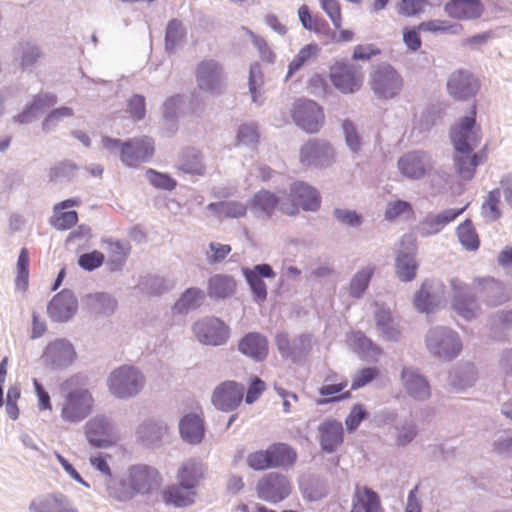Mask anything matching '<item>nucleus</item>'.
I'll return each instance as SVG.
<instances>
[{
  "mask_svg": "<svg viewBox=\"0 0 512 512\" xmlns=\"http://www.w3.org/2000/svg\"><path fill=\"white\" fill-rule=\"evenodd\" d=\"M480 127L476 122V107L471 108L469 115L460 117L450 127L449 138L454 151L461 154L472 153L480 144Z\"/></svg>",
  "mask_w": 512,
  "mask_h": 512,
  "instance_id": "nucleus-1",
  "label": "nucleus"
},
{
  "mask_svg": "<svg viewBox=\"0 0 512 512\" xmlns=\"http://www.w3.org/2000/svg\"><path fill=\"white\" fill-rule=\"evenodd\" d=\"M425 343L434 357L445 361L455 359L462 350L458 333L446 326L430 328L426 333Z\"/></svg>",
  "mask_w": 512,
  "mask_h": 512,
  "instance_id": "nucleus-2",
  "label": "nucleus"
},
{
  "mask_svg": "<svg viewBox=\"0 0 512 512\" xmlns=\"http://www.w3.org/2000/svg\"><path fill=\"white\" fill-rule=\"evenodd\" d=\"M143 386V374L137 368L128 365L115 369L108 378L109 391L119 399L136 396Z\"/></svg>",
  "mask_w": 512,
  "mask_h": 512,
  "instance_id": "nucleus-3",
  "label": "nucleus"
},
{
  "mask_svg": "<svg viewBox=\"0 0 512 512\" xmlns=\"http://www.w3.org/2000/svg\"><path fill=\"white\" fill-rule=\"evenodd\" d=\"M248 208L258 218H271L276 210L288 216H296L298 207L293 202L281 200L274 192L261 189L254 193L248 201Z\"/></svg>",
  "mask_w": 512,
  "mask_h": 512,
  "instance_id": "nucleus-4",
  "label": "nucleus"
},
{
  "mask_svg": "<svg viewBox=\"0 0 512 512\" xmlns=\"http://www.w3.org/2000/svg\"><path fill=\"white\" fill-rule=\"evenodd\" d=\"M370 86L378 99L389 100L402 91L403 78L391 64L382 63L370 74Z\"/></svg>",
  "mask_w": 512,
  "mask_h": 512,
  "instance_id": "nucleus-5",
  "label": "nucleus"
},
{
  "mask_svg": "<svg viewBox=\"0 0 512 512\" xmlns=\"http://www.w3.org/2000/svg\"><path fill=\"white\" fill-rule=\"evenodd\" d=\"M312 338L311 333L305 332L291 340L287 332L280 331L275 335V345L283 359L289 360L292 364L300 365L312 350Z\"/></svg>",
  "mask_w": 512,
  "mask_h": 512,
  "instance_id": "nucleus-6",
  "label": "nucleus"
},
{
  "mask_svg": "<svg viewBox=\"0 0 512 512\" xmlns=\"http://www.w3.org/2000/svg\"><path fill=\"white\" fill-rule=\"evenodd\" d=\"M417 244L412 234H405L395 258V272L401 282H411L416 278L419 263L416 260Z\"/></svg>",
  "mask_w": 512,
  "mask_h": 512,
  "instance_id": "nucleus-7",
  "label": "nucleus"
},
{
  "mask_svg": "<svg viewBox=\"0 0 512 512\" xmlns=\"http://www.w3.org/2000/svg\"><path fill=\"white\" fill-rule=\"evenodd\" d=\"M291 490L289 479L279 472L265 474L256 484L258 498L271 504L285 500L291 494Z\"/></svg>",
  "mask_w": 512,
  "mask_h": 512,
  "instance_id": "nucleus-8",
  "label": "nucleus"
},
{
  "mask_svg": "<svg viewBox=\"0 0 512 512\" xmlns=\"http://www.w3.org/2000/svg\"><path fill=\"white\" fill-rule=\"evenodd\" d=\"M193 332L197 340L205 345L220 346L230 336V328L217 317H205L193 324Z\"/></svg>",
  "mask_w": 512,
  "mask_h": 512,
  "instance_id": "nucleus-9",
  "label": "nucleus"
},
{
  "mask_svg": "<svg viewBox=\"0 0 512 512\" xmlns=\"http://www.w3.org/2000/svg\"><path fill=\"white\" fill-rule=\"evenodd\" d=\"M450 286L453 290L451 306L460 317L465 320H472L477 316L479 311L478 294L472 292L466 284L458 278L450 280Z\"/></svg>",
  "mask_w": 512,
  "mask_h": 512,
  "instance_id": "nucleus-10",
  "label": "nucleus"
},
{
  "mask_svg": "<svg viewBox=\"0 0 512 512\" xmlns=\"http://www.w3.org/2000/svg\"><path fill=\"white\" fill-rule=\"evenodd\" d=\"M292 117L296 125L307 133H317L324 122L322 108L309 99H299L294 103Z\"/></svg>",
  "mask_w": 512,
  "mask_h": 512,
  "instance_id": "nucleus-11",
  "label": "nucleus"
},
{
  "mask_svg": "<svg viewBox=\"0 0 512 512\" xmlns=\"http://www.w3.org/2000/svg\"><path fill=\"white\" fill-rule=\"evenodd\" d=\"M446 87L452 98L467 101L476 96L480 89V82L471 71L458 69L449 75Z\"/></svg>",
  "mask_w": 512,
  "mask_h": 512,
  "instance_id": "nucleus-12",
  "label": "nucleus"
},
{
  "mask_svg": "<svg viewBox=\"0 0 512 512\" xmlns=\"http://www.w3.org/2000/svg\"><path fill=\"white\" fill-rule=\"evenodd\" d=\"M78 300L70 289H63L55 294L47 305V314L53 322L66 323L76 314Z\"/></svg>",
  "mask_w": 512,
  "mask_h": 512,
  "instance_id": "nucleus-13",
  "label": "nucleus"
},
{
  "mask_svg": "<svg viewBox=\"0 0 512 512\" xmlns=\"http://www.w3.org/2000/svg\"><path fill=\"white\" fill-rule=\"evenodd\" d=\"M244 385L228 380L218 385L212 394L213 405L223 412L236 410L243 400Z\"/></svg>",
  "mask_w": 512,
  "mask_h": 512,
  "instance_id": "nucleus-14",
  "label": "nucleus"
},
{
  "mask_svg": "<svg viewBox=\"0 0 512 512\" xmlns=\"http://www.w3.org/2000/svg\"><path fill=\"white\" fill-rule=\"evenodd\" d=\"M91 396L87 390H74L67 394L61 417L70 423H78L91 412Z\"/></svg>",
  "mask_w": 512,
  "mask_h": 512,
  "instance_id": "nucleus-15",
  "label": "nucleus"
},
{
  "mask_svg": "<svg viewBox=\"0 0 512 512\" xmlns=\"http://www.w3.org/2000/svg\"><path fill=\"white\" fill-rule=\"evenodd\" d=\"M76 358L74 346L67 339L50 342L43 353L47 366L53 370H61L70 366Z\"/></svg>",
  "mask_w": 512,
  "mask_h": 512,
  "instance_id": "nucleus-16",
  "label": "nucleus"
},
{
  "mask_svg": "<svg viewBox=\"0 0 512 512\" xmlns=\"http://www.w3.org/2000/svg\"><path fill=\"white\" fill-rule=\"evenodd\" d=\"M128 480L131 481L136 495L148 494L161 484L159 472L154 467L145 464H135L128 469Z\"/></svg>",
  "mask_w": 512,
  "mask_h": 512,
  "instance_id": "nucleus-17",
  "label": "nucleus"
},
{
  "mask_svg": "<svg viewBox=\"0 0 512 512\" xmlns=\"http://www.w3.org/2000/svg\"><path fill=\"white\" fill-rule=\"evenodd\" d=\"M334 158L332 146L320 139H310L300 150V159L304 165L327 167Z\"/></svg>",
  "mask_w": 512,
  "mask_h": 512,
  "instance_id": "nucleus-18",
  "label": "nucleus"
},
{
  "mask_svg": "<svg viewBox=\"0 0 512 512\" xmlns=\"http://www.w3.org/2000/svg\"><path fill=\"white\" fill-rule=\"evenodd\" d=\"M88 443L95 448H107L114 444L113 423L106 416H96L85 425Z\"/></svg>",
  "mask_w": 512,
  "mask_h": 512,
  "instance_id": "nucleus-19",
  "label": "nucleus"
},
{
  "mask_svg": "<svg viewBox=\"0 0 512 512\" xmlns=\"http://www.w3.org/2000/svg\"><path fill=\"white\" fill-rule=\"evenodd\" d=\"M400 378L406 393L412 399L423 402L431 397L430 383L419 369L404 366Z\"/></svg>",
  "mask_w": 512,
  "mask_h": 512,
  "instance_id": "nucleus-20",
  "label": "nucleus"
},
{
  "mask_svg": "<svg viewBox=\"0 0 512 512\" xmlns=\"http://www.w3.org/2000/svg\"><path fill=\"white\" fill-rule=\"evenodd\" d=\"M221 65L213 60H203L197 65L196 81L200 90L211 95L221 93Z\"/></svg>",
  "mask_w": 512,
  "mask_h": 512,
  "instance_id": "nucleus-21",
  "label": "nucleus"
},
{
  "mask_svg": "<svg viewBox=\"0 0 512 512\" xmlns=\"http://www.w3.org/2000/svg\"><path fill=\"white\" fill-rule=\"evenodd\" d=\"M290 199L297 207L308 212H317L321 207V195L319 191L304 181H295L289 187Z\"/></svg>",
  "mask_w": 512,
  "mask_h": 512,
  "instance_id": "nucleus-22",
  "label": "nucleus"
},
{
  "mask_svg": "<svg viewBox=\"0 0 512 512\" xmlns=\"http://www.w3.org/2000/svg\"><path fill=\"white\" fill-rule=\"evenodd\" d=\"M237 349L245 357L260 363L268 357L269 341L264 334L252 331L239 339Z\"/></svg>",
  "mask_w": 512,
  "mask_h": 512,
  "instance_id": "nucleus-23",
  "label": "nucleus"
},
{
  "mask_svg": "<svg viewBox=\"0 0 512 512\" xmlns=\"http://www.w3.org/2000/svg\"><path fill=\"white\" fill-rule=\"evenodd\" d=\"M477 294L479 299L489 307L500 306L510 299L505 285L493 277L477 278Z\"/></svg>",
  "mask_w": 512,
  "mask_h": 512,
  "instance_id": "nucleus-24",
  "label": "nucleus"
},
{
  "mask_svg": "<svg viewBox=\"0 0 512 512\" xmlns=\"http://www.w3.org/2000/svg\"><path fill=\"white\" fill-rule=\"evenodd\" d=\"M465 210V207L458 209H446L438 214H428L419 222L414 230L421 237H429L439 233L447 224L454 221Z\"/></svg>",
  "mask_w": 512,
  "mask_h": 512,
  "instance_id": "nucleus-25",
  "label": "nucleus"
},
{
  "mask_svg": "<svg viewBox=\"0 0 512 512\" xmlns=\"http://www.w3.org/2000/svg\"><path fill=\"white\" fill-rule=\"evenodd\" d=\"M332 84L344 94L354 93L360 89L362 81L356 76L353 65L337 62L330 69Z\"/></svg>",
  "mask_w": 512,
  "mask_h": 512,
  "instance_id": "nucleus-26",
  "label": "nucleus"
},
{
  "mask_svg": "<svg viewBox=\"0 0 512 512\" xmlns=\"http://www.w3.org/2000/svg\"><path fill=\"white\" fill-rule=\"evenodd\" d=\"M154 153V143L151 138L130 139L123 143L120 151L121 161L132 166L138 162L146 161Z\"/></svg>",
  "mask_w": 512,
  "mask_h": 512,
  "instance_id": "nucleus-27",
  "label": "nucleus"
},
{
  "mask_svg": "<svg viewBox=\"0 0 512 512\" xmlns=\"http://www.w3.org/2000/svg\"><path fill=\"white\" fill-rule=\"evenodd\" d=\"M30 512H79L72 500L63 493H52L33 499Z\"/></svg>",
  "mask_w": 512,
  "mask_h": 512,
  "instance_id": "nucleus-28",
  "label": "nucleus"
},
{
  "mask_svg": "<svg viewBox=\"0 0 512 512\" xmlns=\"http://www.w3.org/2000/svg\"><path fill=\"white\" fill-rule=\"evenodd\" d=\"M319 443L323 452L334 453L344 441V429L340 421L325 419L318 426Z\"/></svg>",
  "mask_w": 512,
  "mask_h": 512,
  "instance_id": "nucleus-29",
  "label": "nucleus"
},
{
  "mask_svg": "<svg viewBox=\"0 0 512 512\" xmlns=\"http://www.w3.org/2000/svg\"><path fill=\"white\" fill-rule=\"evenodd\" d=\"M398 168L407 178L421 179L430 168V158L423 151H412L400 157Z\"/></svg>",
  "mask_w": 512,
  "mask_h": 512,
  "instance_id": "nucleus-30",
  "label": "nucleus"
},
{
  "mask_svg": "<svg viewBox=\"0 0 512 512\" xmlns=\"http://www.w3.org/2000/svg\"><path fill=\"white\" fill-rule=\"evenodd\" d=\"M444 10L456 20H476L483 15L485 7L481 0H449Z\"/></svg>",
  "mask_w": 512,
  "mask_h": 512,
  "instance_id": "nucleus-31",
  "label": "nucleus"
},
{
  "mask_svg": "<svg viewBox=\"0 0 512 512\" xmlns=\"http://www.w3.org/2000/svg\"><path fill=\"white\" fill-rule=\"evenodd\" d=\"M176 169L184 174L192 176H204L206 165L202 153L194 147H184L177 158Z\"/></svg>",
  "mask_w": 512,
  "mask_h": 512,
  "instance_id": "nucleus-32",
  "label": "nucleus"
},
{
  "mask_svg": "<svg viewBox=\"0 0 512 512\" xmlns=\"http://www.w3.org/2000/svg\"><path fill=\"white\" fill-rule=\"evenodd\" d=\"M57 101V96L51 92L39 93L33 97L32 102L28 103L21 113L14 117V121L19 124L31 123L38 114L54 106Z\"/></svg>",
  "mask_w": 512,
  "mask_h": 512,
  "instance_id": "nucleus-33",
  "label": "nucleus"
},
{
  "mask_svg": "<svg viewBox=\"0 0 512 512\" xmlns=\"http://www.w3.org/2000/svg\"><path fill=\"white\" fill-rule=\"evenodd\" d=\"M82 304L90 313L103 317L113 315L118 307L116 298L107 292L89 293L82 298Z\"/></svg>",
  "mask_w": 512,
  "mask_h": 512,
  "instance_id": "nucleus-34",
  "label": "nucleus"
},
{
  "mask_svg": "<svg viewBox=\"0 0 512 512\" xmlns=\"http://www.w3.org/2000/svg\"><path fill=\"white\" fill-rule=\"evenodd\" d=\"M299 489L302 497L308 502L319 501L329 493L327 480L317 474L301 476L299 479Z\"/></svg>",
  "mask_w": 512,
  "mask_h": 512,
  "instance_id": "nucleus-35",
  "label": "nucleus"
},
{
  "mask_svg": "<svg viewBox=\"0 0 512 512\" xmlns=\"http://www.w3.org/2000/svg\"><path fill=\"white\" fill-rule=\"evenodd\" d=\"M179 433L184 442L200 444L205 436L204 422L196 413H187L179 421Z\"/></svg>",
  "mask_w": 512,
  "mask_h": 512,
  "instance_id": "nucleus-36",
  "label": "nucleus"
},
{
  "mask_svg": "<svg viewBox=\"0 0 512 512\" xmlns=\"http://www.w3.org/2000/svg\"><path fill=\"white\" fill-rule=\"evenodd\" d=\"M236 287L237 283L233 276L214 274L208 279L207 295L214 301L225 300L234 295Z\"/></svg>",
  "mask_w": 512,
  "mask_h": 512,
  "instance_id": "nucleus-37",
  "label": "nucleus"
},
{
  "mask_svg": "<svg viewBox=\"0 0 512 512\" xmlns=\"http://www.w3.org/2000/svg\"><path fill=\"white\" fill-rule=\"evenodd\" d=\"M204 466L201 461L191 458L183 462L178 469L177 479L184 490H195L204 476Z\"/></svg>",
  "mask_w": 512,
  "mask_h": 512,
  "instance_id": "nucleus-38",
  "label": "nucleus"
},
{
  "mask_svg": "<svg viewBox=\"0 0 512 512\" xmlns=\"http://www.w3.org/2000/svg\"><path fill=\"white\" fill-rule=\"evenodd\" d=\"M167 425L161 420L148 419L139 425L137 437L146 447H155L160 445L163 436L167 432Z\"/></svg>",
  "mask_w": 512,
  "mask_h": 512,
  "instance_id": "nucleus-39",
  "label": "nucleus"
},
{
  "mask_svg": "<svg viewBox=\"0 0 512 512\" xmlns=\"http://www.w3.org/2000/svg\"><path fill=\"white\" fill-rule=\"evenodd\" d=\"M441 296L430 280H425L414 296V306L421 313H431L440 304Z\"/></svg>",
  "mask_w": 512,
  "mask_h": 512,
  "instance_id": "nucleus-40",
  "label": "nucleus"
},
{
  "mask_svg": "<svg viewBox=\"0 0 512 512\" xmlns=\"http://www.w3.org/2000/svg\"><path fill=\"white\" fill-rule=\"evenodd\" d=\"M109 497L119 502H126L133 499L136 494L128 477L113 474L103 481Z\"/></svg>",
  "mask_w": 512,
  "mask_h": 512,
  "instance_id": "nucleus-41",
  "label": "nucleus"
},
{
  "mask_svg": "<svg viewBox=\"0 0 512 512\" xmlns=\"http://www.w3.org/2000/svg\"><path fill=\"white\" fill-rule=\"evenodd\" d=\"M102 242L109 245L107 266L111 272L121 271L130 253V244L112 238L102 239Z\"/></svg>",
  "mask_w": 512,
  "mask_h": 512,
  "instance_id": "nucleus-42",
  "label": "nucleus"
},
{
  "mask_svg": "<svg viewBox=\"0 0 512 512\" xmlns=\"http://www.w3.org/2000/svg\"><path fill=\"white\" fill-rule=\"evenodd\" d=\"M453 161L456 172L466 181L473 179L477 167L483 162L481 153L474 151L469 154H461L454 151Z\"/></svg>",
  "mask_w": 512,
  "mask_h": 512,
  "instance_id": "nucleus-43",
  "label": "nucleus"
},
{
  "mask_svg": "<svg viewBox=\"0 0 512 512\" xmlns=\"http://www.w3.org/2000/svg\"><path fill=\"white\" fill-rule=\"evenodd\" d=\"M271 468L291 466L297 460V453L286 443L277 442L267 447Z\"/></svg>",
  "mask_w": 512,
  "mask_h": 512,
  "instance_id": "nucleus-44",
  "label": "nucleus"
},
{
  "mask_svg": "<svg viewBox=\"0 0 512 512\" xmlns=\"http://www.w3.org/2000/svg\"><path fill=\"white\" fill-rule=\"evenodd\" d=\"M375 321L377 329L381 332L385 340L392 342L399 341L401 332L389 309L378 307L375 311Z\"/></svg>",
  "mask_w": 512,
  "mask_h": 512,
  "instance_id": "nucleus-45",
  "label": "nucleus"
},
{
  "mask_svg": "<svg viewBox=\"0 0 512 512\" xmlns=\"http://www.w3.org/2000/svg\"><path fill=\"white\" fill-rule=\"evenodd\" d=\"M184 102V95L175 94L168 97L163 104V121L169 135L175 134L178 130V110Z\"/></svg>",
  "mask_w": 512,
  "mask_h": 512,
  "instance_id": "nucleus-46",
  "label": "nucleus"
},
{
  "mask_svg": "<svg viewBox=\"0 0 512 512\" xmlns=\"http://www.w3.org/2000/svg\"><path fill=\"white\" fill-rule=\"evenodd\" d=\"M357 504L364 512H383L379 494L367 486H356L353 496V507L355 508Z\"/></svg>",
  "mask_w": 512,
  "mask_h": 512,
  "instance_id": "nucleus-47",
  "label": "nucleus"
},
{
  "mask_svg": "<svg viewBox=\"0 0 512 512\" xmlns=\"http://www.w3.org/2000/svg\"><path fill=\"white\" fill-rule=\"evenodd\" d=\"M186 34V28L181 20L177 18L169 20L165 29V52L168 54H174L177 47L184 41Z\"/></svg>",
  "mask_w": 512,
  "mask_h": 512,
  "instance_id": "nucleus-48",
  "label": "nucleus"
},
{
  "mask_svg": "<svg viewBox=\"0 0 512 512\" xmlns=\"http://www.w3.org/2000/svg\"><path fill=\"white\" fill-rule=\"evenodd\" d=\"M204 297V291L200 288H187L173 305V312L181 315L186 314L189 310L198 308L202 304Z\"/></svg>",
  "mask_w": 512,
  "mask_h": 512,
  "instance_id": "nucleus-49",
  "label": "nucleus"
},
{
  "mask_svg": "<svg viewBox=\"0 0 512 512\" xmlns=\"http://www.w3.org/2000/svg\"><path fill=\"white\" fill-rule=\"evenodd\" d=\"M248 204L230 200L211 202L207 205V210L216 214L217 216H224L226 218H241L247 213Z\"/></svg>",
  "mask_w": 512,
  "mask_h": 512,
  "instance_id": "nucleus-50",
  "label": "nucleus"
},
{
  "mask_svg": "<svg viewBox=\"0 0 512 512\" xmlns=\"http://www.w3.org/2000/svg\"><path fill=\"white\" fill-rule=\"evenodd\" d=\"M176 485L168 486L163 491V500L167 505H173L177 508L188 507L195 502L196 492L194 490H186Z\"/></svg>",
  "mask_w": 512,
  "mask_h": 512,
  "instance_id": "nucleus-51",
  "label": "nucleus"
},
{
  "mask_svg": "<svg viewBox=\"0 0 512 512\" xmlns=\"http://www.w3.org/2000/svg\"><path fill=\"white\" fill-rule=\"evenodd\" d=\"M375 267L367 266L357 271L350 280L348 292L354 299H361L373 278Z\"/></svg>",
  "mask_w": 512,
  "mask_h": 512,
  "instance_id": "nucleus-52",
  "label": "nucleus"
},
{
  "mask_svg": "<svg viewBox=\"0 0 512 512\" xmlns=\"http://www.w3.org/2000/svg\"><path fill=\"white\" fill-rule=\"evenodd\" d=\"M17 55L20 67L23 70L31 71L38 60L43 57V52L37 44L27 41L19 43Z\"/></svg>",
  "mask_w": 512,
  "mask_h": 512,
  "instance_id": "nucleus-53",
  "label": "nucleus"
},
{
  "mask_svg": "<svg viewBox=\"0 0 512 512\" xmlns=\"http://www.w3.org/2000/svg\"><path fill=\"white\" fill-rule=\"evenodd\" d=\"M457 236L460 244L468 251H476L480 246L478 234L470 219L464 220L457 227Z\"/></svg>",
  "mask_w": 512,
  "mask_h": 512,
  "instance_id": "nucleus-54",
  "label": "nucleus"
},
{
  "mask_svg": "<svg viewBox=\"0 0 512 512\" xmlns=\"http://www.w3.org/2000/svg\"><path fill=\"white\" fill-rule=\"evenodd\" d=\"M138 286L151 296H160L172 288L165 278L150 274L142 277Z\"/></svg>",
  "mask_w": 512,
  "mask_h": 512,
  "instance_id": "nucleus-55",
  "label": "nucleus"
},
{
  "mask_svg": "<svg viewBox=\"0 0 512 512\" xmlns=\"http://www.w3.org/2000/svg\"><path fill=\"white\" fill-rule=\"evenodd\" d=\"M320 51L319 46L316 43H310L300 49L298 54L290 62L288 66V72L286 78L293 76L299 71L311 58L318 55Z\"/></svg>",
  "mask_w": 512,
  "mask_h": 512,
  "instance_id": "nucleus-56",
  "label": "nucleus"
},
{
  "mask_svg": "<svg viewBox=\"0 0 512 512\" xmlns=\"http://www.w3.org/2000/svg\"><path fill=\"white\" fill-rule=\"evenodd\" d=\"M351 341L355 346V351L361 356L371 357L381 353V349L362 331L353 332Z\"/></svg>",
  "mask_w": 512,
  "mask_h": 512,
  "instance_id": "nucleus-57",
  "label": "nucleus"
},
{
  "mask_svg": "<svg viewBox=\"0 0 512 512\" xmlns=\"http://www.w3.org/2000/svg\"><path fill=\"white\" fill-rule=\"evenodd\" d=\"M77 170L76 163L64 160L50 168L49 179L53 182H69L74 178Z\"/></svg>",
  "mask_w": 512,
  "mask_h": 512,
  "instance_id": "nucleus-58",
  "label": "nucleus"
},
{
  "mask_svg": "<svg viewBox=\"0 0 512 512\" xmlns=\"http://www.w3.org/2000/svg\"><path fill=\"white\" fill-rule=\"evenodd\" d=\"M79 220L76 210L59 211L49 219V223L58 231H66L73 228Z\"/></svg>",
  "mask_w": 512,
  "mask_h": 512,
  "instance_id": "nucleus-59",
  "label": "nucleus"
},
{
  "mask_svg": "<svg viewBox=\"0 0 512 512\" xmlns=\"http://www.w3.org/2000/svg\"><path fill=\"white\" fill-rule=\"evenodd\" d=\"M146 178L157 189L172 191L177 186V181L171 175L152 168L146 171Z\"/></svg>",
  "mask_w": 512,
  "mask_h": 512,
  "instance_id": "nucleus-60",
  "label": "nucleus"
},
{
  "mask_svg": "<svg viewBox=\"0 0 512 512\" xmlns=\"http://www.w3.org/2000/svg\"><path fill=\"white\" fill-rule=\"evenodd\" d=\"M16 286L18 289L25 290L29 279V252L27 248H22L17 259Z\"/></svg>",
  "mask_w": 512,
  "mask_h": 512,
  "instance_id": "nucleus-61",
  "label": "nucleus"
},
{
  "mask_svg": "<svg viewBox=\"0 0 512 512\" xmlns=\"http://www.w3.org/2000/svg\"><path fill=\"white\" fill-rule=\"evenodd\" d=\"M242 272L253 296V300L258 304L264 303L268 295L267 285L264 279L250 275L246 273V271Z\"/></svg>",
  "mask_w": 512,
  "mask_h": 512,
  "instance_id": "nucleus-62",
  "label": "nucleus"
},
{
  "mask_svg": "<svg viewBox=\"0 0 512 512\" xmlns=\"http://www.w3.org/2000/svg\"><path fill=\"white\" fill-rule=\"evenodd\" d=\"M379 376V369L374 366H367L355 372L352 378L351 390H358L370 384Z\"/></svg>",
  "mask_w": 512,
  "mask_h": 512,
  "instance_id": "nucleus-63",
  "label": "nucleus"
},
{
  "mask_svg": "<svg viewBox=\"0 0 512 512\" xmlns=\"http://www.w3.org/2000/svg\"><path fill=\"white\" fill-rule=\"evenodd\" d=\"M74 115V111L71 107L61 106L51 110L42 122V129L45 132L53 131L58 122L64 117H71Z\"/></svg>",
  "mask_w": 512,
  "mask_h": 512,
  "instance_id": "nucleus-64",
  "label": "nucleus"
}]
</instances>
